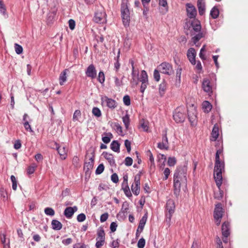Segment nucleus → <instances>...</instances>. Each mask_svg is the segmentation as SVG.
<instances>
[{"instance_id":"nucleus-34","label":"nucleus","mask_w":248,"mask_h":248,"mask_svg":"<svg viewBox=\"0 0 248 248\" xmlns=\"http://www.w3.org/2000/svg\"><path fill=\"white\" fill-rule=\"evenodd\" d=\"M122 189L123 190L125 195L127 197L129 198L132 197V194L128 184H122Z\"/></svg>"},{"instance_id":"nucleus-18","label":"nucleus","mask_w":248,"mask_h":248,"mask_svg":"<svg viewBox=\"0 0 248 248\" xmlns=\"http://www.w3.org/2000/svg\"><path fill=\"white\" fill-rule=\"evenodd\" d=\"M222 235L223 236L228 237L230 234V224L228 221H225L222 224Z\"/></svg>"},{"instance_id":"nucleus-37","label":"nucleus","mask_w":248,"mask_h":248,"mask_svg":"<svg viewBox=\"0 0 248 248\" xmlns=\"http://www.w3.org/2000/svg\"><path fill=\"white\" fill-rule=\"evenodd\" d=\"M212 108L211 103L208 101H204L202 103V108L204 109V112H209Z\"/></svg>"},{"instance_id":"nucleus-27","label":"nucleus","mask_w":248,"mask_h":248,"mask_svg":"<svg viewBox=\"0 0 248 248\" xmlns=\"http://www.w3.org/2000/svg\"><path fill=\"white\" fill-rule=\"evenodd\" d=\"M221 184L220 185H217V183H216V185L218 189L217 191L214 192V198L216 199H217L218 200H220L222 198L223 196V191L221 190L220 187L222 184V177L221 178Z\"/></svg>"},{"instance_id":"nucleus-15","label":"nucleus","mask_w":248,"mask_h":248,"mask_svg":"<svg viewBox=\"0 0 248 248\" xmlns=\"http://www.w3.org/2000/svg\"><path fill=\"white\" fill-rule=\"evenodd\" d=\"M224 213V209L222 207V204L221 203H217L215 206L214 211V217H222Z\"/></svg>"},{"instance_id":"nucleus-58","label":"nucleus","mask_w":248,"mask_h":248,"mask_svg":"<svg viewBox=\"0 0 248 248\" xmlns=\"http://www.w3.org/2000/svg\"><path fill=\"white\" fill-rule=\"evenodd\" d=\"M129 210L128 204L127 202H125L122 205L121 211L124 214L126 213Z\"/></svg>"},{"instance_id":"nucleus-11","label":"nucleus","mask_w":248,"mask_h":248,"mask_svg":"<svg viewBox=\"0 0 248 248\" xmlns=\"http://www.w3.org/2000/svg\"><path fill=\"white\" fill-rule=\"evenodd\" d=\"M148 218V213L146 212L143 216L142 217V218L140 219L139 223V226L138 227V229L136 231V238H138L140 236V233L142 232L144 226L146 223V221L147 220Z\"/></svg>"},{"instance_id":"nucleus-5","label":"nucleus","mask_w":248,"mask_h":248,"mask_svg":"<svg viewBox=\"0 0 248 248\" xmlns=\"http://www.w3.org/2000/svg\"><path fill=\"white\" fill-rule=\"evenodd\" d=\"M106 13L103 8H98L95 12L93 21L98 23H103L106 20Z\"/></svg>"},{"instance_id":"nucleus-40","label":"nucleus","mask_w":248,"mask_h":248,"mask_svg":"<svg viewBox=\"0 0 248 248\" xmlns=\"http://www.w3.org/2000/svg\"><path fill=\"white\" fill-rule=\"evenodd\" d=\"M111 126L116 130L120 135H122L123 133L122 126L117 123H112Z\"/></svg>"},{"instance_id":"nucleus-64","label":"nucleus","mask_w":248,"mask_h":248,"mask_svg":"<svg viewBox=\"0 0 248 248\" xmlns=\"http://www.w3.org/2000/svg\"><path fill=\"white\" fill-rule=\"evenodd\" d=\"M73 248H87L84 243H77L73 245Z\"/></svg>"},{"instance_id":"nucleus-28","label":"nucleus","mask_w":248,"mask_h":248,"mask_svg":"<svg viewBox=\"0 0 248 248\" xmlns=\"http://www.w3.org/2000/svg\"><path fill=\"white\" fill-rule=\"evenodd\" d=\"M187 116L188 119L191 123V125H194L197 122V116L196 113V111H194V112H192L191 113V112L187 110Z\"/></svg>"},{"instance_id":"nucleus-43","label":"nucleus","mask_w":248,"mask_h":248,"mask_svg":"<svg viewBox=\"0 0 248 248\" xmlns=\"http://www.w3.org/2000/svg\"><path fill=\"white\" fill-rule=\"evenodd\" d=\"M92 113L96 117H100L102 115L100 109L97 107H93V108Z\"/></svg>"},{"instance_id":"nucleus-4","label":"nucleus","mask_w":248,"mask_h":248,"mask_svg":"<svg viewBox=\"0 0 248 248\" xmlns=\"http://www.w3.org/2000/svg\"><path fill=\"white\" fill-rule=\"evenodd\" d=\"M185 109L183 107H179L176 108L173 113V119L177 123H181L184 122L186 118Z\"/></svg>"},{"instance_id":"nucleus-50","label":"nucleus","mask_w":248,"mask_h":248,"mask_svg":"<svg viewBox=\"0 0 248 248\" xmlns=\"http://www.w3.org/2000/svg\"><path fill=\"white\" fill-rule=\"evenodd\" d=\"M11 180L12 182V188L16 190L17 188V181L16 178L14 175L11 176Z\"/></svg>"},{"instance_id":"nucleus-17","label":"nucleus","mask_w":248,"mask_h":248,"mask_svg":"<svg viewBox=\"0 0 248 248\" xmlns=\"http://www.w3.org/2000/svg\"><path fill=\"white\" fill-rule=\"evenodd\" d=\"M78 210V207L76 206L73 207H66L63 212V215L67 218H71L74 214Z\"/></svg>"},{"instance_id":"nucleus-1","label":"nucleus","mask_w":248,"mask_h":248,"mask_svg":"<svg viewBox=\"0 0 248 248\" xmlns=\"http://www.w3.org/2000/svg\"><path fill=\"white\" fill-rule=\"evenodd\" d=\"M222 153L223 147L221 145V148L217 150L215 155L214 177L217 185H220L221 183L222 171L224 170L225 167L224 162L221 161L219 158V155L222 154Z\"/></svg>"},{"instance_id":"nucleus-7","label":"nucleus","mask_w":248,"mask_h":248,"mask_svg":"<svg viewBox=\"0 0 248 248\" xmlns=\"http://www.w3.org/2000/svg\"><path fill=\"white\" fill-rule=\"evenodd\" d=\"M182 179L177 177L176 175H173V194L177 199L180 195L181 191V181Z\"/></svg>"},{"instance_id":"nucleus-44","label":"nucleus","mask_w":248,"mask_h":248,"mask_svg":"<svg viewBox=\"0 0 248 248\" xmlns=\"http://www.w3.org/2000/svg\"><path fill=\"white\" fill-rule=\"evenodd\" d=\"M45 213L50 216H53L55 215V211L54 209L51 207H46L44 210Z\"/></svg>"},{"instance_id":"nucleus-25","label":"nucleus","mask_w":248,"mask_h":248,"mask_svg":"<svg viewBox=\"0 0 248 248\" xmlns=\"http://www.w3.org/2000/svg\"><path fill=\"white\" fill-rule=\"evenodd\" d=\"M104 101L106 103L107 106L110 108L114 109L117 107V103L113 99L105 96Z\"/></svg>"},{"instance_id":"nucleus-16","label":"nucleus","mask_w":248,"mask_h":248,"mask_svg":"<svg viewBox=\"0 0 248 248\" xmlns=\"http://www.w3.org/2000/svg\"><path fill=\"white\" fill-rule=\"evenodd\" d=\"M202 88L203 91L208 93L209 94L212 93L213 92L212 87L210 84V81L208 78H205L203 79Z\"/></svg>"},{"instance_id":"nucleus-62","label":"nucleus","mask_w":248,"mask_h":248,"mask_svg":"<svg viewBox=\"0 0 248 248\" xmlns=\"http://www.w3.org/2000/svg\"><path fill=\"white\" fill-rule=\"evenodd\" d=\"M170 170L168 168H166L165 169L163 173L165 175L164 177L163 178V180H166L168 179L169 176L170 175Z\"/></svg>"},{"instance_id":"nucleus-49","label":"nucleus","mask_w":248,"mask_h":248,"mask_svg":"<svg viewBox=\"0 0 248 248\" xmlns=\"http://www.w3.org/2000/svg\"><path fill=\"white\" fill-rule=\"evenodd\" d=\"M36 167V165L35 164H32L31 166H29L27 170V173L28 174H31L33 173Z\"/></svg>"},{"instance_id":"nucleus-55","label":"nucleus","mask_w":248,"mask_h":248,"mask_svg":"<svg viewBox=\"0 0 248 248\" xmlns=\"http://www.w3.org/2000/svg\"><path fill=\"white\" fill-rule=\"evenodd\" d=\"M145 245V240L142 237L140 239L138 242V248H143Z\"/></svg>"},{"instance_id":"nucleus-13","label":"nucleus","mask_w":248,"mask_h":248,"mask_svg":"<svg viewBox=\"0 0 248 248\" xmlns=\"http://www.w3.org/2000/svg\"><path fill=\"white\" fill-rule=\"evenodd\" d=\"M85 74L87 77L91 79H94L96 78L97 71L93 64H91L88 66L85 71Z\"/></svg>"},{"instance_id":"nucleus-61","label":"nucleus","mask_w":248,"mask_h":248,"mask_svg":"<svg viewBox=\"0 0 248 248\" xmlns=\"http://www.w3.org/2000/svg\"><path fill=\"white\" fill-rule=\"evenodd\" d=\"M77 219L78 222H83L86 219V216L83 213L79 214L78 215Z\"/></svg>"},{"instance_id":"nucleus-35","label":"nucleus","mask_w":248,"mask_h":248,"mask_svg":"<svg viewBox=\"0 0 248 248\" xmlns=\"http://www.w3.org/2000/svg\"><path fill=\"white\" fill-rule=\"evenodd\" d=\"M147 155L149 157V161L151 163L150 165V169H155V161H154V157L153 156V155L152 153H151L150 150H148L147 152Z\"/></svg>"},{"instance_id":"nucleus-2","label":"nucleus","mask_w":248,"mask_h":248,"mask_svg":"<svg viewBox=\"0 0 248 248\" xmlns=\"http://www.w3.org/2000/svg\"><path fill=\"white\" fill-rule=\"evenodd\" d=\"M128 0H122L121 13L123 24L125 27L129 26L130 23V11L128 8Z\"/></svg>"},{"instance_id":"nucleus-8","label":"nucleus","mask_w":248,"mask_h":248,"mask_svg":"<svg viewBox=\"0 0 248 248\" xmlns=\"http://www.w3.org/2000/svg\"><path fill=\"white\" fill-rule=\"evenodd\" d=\"M186 15L188 18L193 19L196 18L197 14L195 7L191 3H187L186 4Z\"/></svg>"},{"instance_id":"nucleus-57","label":"nucleus","mask_w":248,"mask_h":248,"mask_svg":"<svg viewBox=\"0 0 248 248\" xmlns=\"http://www.w3.org/2000/svg\"><path fill=\"white\" fill-rule=\"evenodd\" d=\"M181 72H182L181 68L177 69L176 70V81H178L179 83H180V80H181Z\"/></svg>"},{"instance_id":"nucleus-63","label":"nucleus","mask_w":248,"mask_h":248,"mask_svg":"<svg viewBox=\"0 0 248 248\" xmlns=\"http://www.w3.org/2000/svg\"><path fill=\"white\" fill-rule=\"evenodd\" d=\"M200 242L198 240L195 239L193 242L191 248H200Z\"/></svg>"},{"instance_id":"nucleus-12","label":"nucleus","mask_w":248,"mask_h":248,"mask_svg":"<svg viewBox=\"0 0 248 248\" xmlns=\"http://www.w3.org/2000/svg\"><path fill=\"white\" fill-rule=\"evenodd\" d=\"M92 156L89 157V162L85 161L84 164V170H85V172L87 173L90 170L92 169L93 166L94 160L95 157L94 151H93L91 153Z\"/></svg>"},{"instance_id":"nucleus-52","label":"nucleus","mask_w":248,"mask_h":248,"mask_svg":"<svg viewBox=\"0 0 248 248\" xmlns=\"http://www.w3.org/2000/svg\"><path fill=\"white\" fill-rule=\"evenodd\" d=\"M59 146L60 144L55 141H51L49 142V147L51 149L56 150Z\"/></svg>"},{"instance_id":"nucleus-9","label":"nucleus","mask_w":248,"mask_h":248,"mask_svg":"<svg viewBox=\"0 0 248 248\" xmlns=\"http://www.w3.org/2000/svg\"><path fill=\"white\" fill-rule=\"evenodd\" d=\"M158 68L162 73L168 75H170L173 72L172 65L168 62H162L159 65Z\"/></svg>"},{"instance_id":"nucleus-3","label":"nucleus","mask_w":248,"mask_h":248,"mask_svg":"<svg viewBox=\"0 0 248 248\" xmlns=\"http://www.w3.org/2000/svg\"><path fill=\"white\" fill-rule=\"evenodd\" d=\"M175 209V203L173 200L170 199L167 200L166 204V221L167 223H170L172 215Z\"/></svg>"},{"instance_id":"nucleus-24","label":"nucleus","mask_w":248,"mask_h":248,"mask_svg":"<svg viewBox=\"0 0 248 248\" xmlns=\"http://www.w3.org/2000/svg\"><path fill=\"white\" fill-rule=\"evenodd\" d=\"M197 7L199 15L201 16L203 15L205 11V3L204 0H198Z\"/></svg>"},{"instance_id":"nucleus-54","label":"nucleus","mask_w":248,"mask_h":248,"mask_svg":"<svg viewBox=\"0 0 248 248\" xmlns=\"http://www.w3.org/2000/svg\"><path fill=\"white\" fill-rule=\"evenodd\" d=\"M123 102L125 106H128L130 105V98L128 95H125L123 97Z\"/></svg>"},{"instance_id":"nucleus-51","label":"nucleus","mask_w":248,"mask_h":248,"mask_svg":"<svg viewBox=\"0 0 248 248\" xmlns=\"http://www.w3.org/2000/svg\"><path fill=\"white\" fill-rule=\"evenodd\" d=\"M104 166L103 164H100L98 165L95 170L96 174H100L104 170Z\"/></svg>"},{"instance_id":"nucleus-59","label":"nucleus","mask_w":248,"mask_h":248,"mask_svg":"<svg viewBox=\"0 0 248 248\" xmlns=\"http://www.w3.org/2000/svg\"><path fill=\"white\" fill-rule=\"evenodd\" d=\"M120 240L117 239L116 240H113L110 244V247L112 248H119Z\"/></svg>"},{"instance_id":"nucleus-48","label":"nucleus","mask_w":248,"mask_h":248,"mask_svg":"<svg viewBox=\"0 0 248 248\" xmlns=\"http://www.w3.org/2000/svg\"><path fill=\"white\" fill-rule=\"evenodd\" d=\"M107 135H109L110 137L104 136L102 137V140L106 144L109 143L110 141L111 138L112 137V135L111 133H106Z\"/></svg>"},{"instance_id":"nucleus-30","label":"nucleus","mask_w":248,"mask_h":248,"mask_svg":"<svg viewBox=\"0 0 248 248\" xmlns=\"http://www.w3.org/2000/svg\"><path fill=\"white\" fill-rule=\"evenodd\" d=\"M51 226L52 228L56 231L60 230L62 227V225L61 222L56 219H53L52 220Z\"/></svg>"},{"instance_id":"nucleus-60","label":"nucleus","mask_w":248,"mask_h":248,"mask_svg":"<svg viewBox=\"0 0 248 248\" xmlns=\"http://www.w3.org/2000/svg\"><path fill=\"white\" fill-rule=\"evenodd\" d=\"M124 146L126 148L128 153H130L131 151V142L128 140H124Z\"/></svg>"},{"instance_id":"nucleus-29","label":"nucleus","mask_w":248,"mask_h":248,"mask_svg":"<svg viewBox=\"0 0 248 248\" xmlns=\"http://www.w3.org/2000/svg\"><path fill=\"white\" fill-rule=\"evenodd\" d=\"M196 32H191V35H194ZM198 33L192 38V41L194 44H196L201 38L204 37L203 33L201 31L197 32Z\"/></svg>"},{"instance_id":"nucleus-41","label":"nucleus","mask_w":248,"mask_h":248,"mask_svg":"<svg viewBox=\"0 0 248 248\" xmlns=\"http://www.w3.org/2000/svg\"><path fill=\"white\" fill-rule=\"evenodd\" d=\"M97 80L101 84H103L105 80V74L103 71H100L98 75Z\"/></svg>"},{"instance_id":"nucleus-38","label":"nucleus","mask_w":248,"mask_h":248,"mask_svg":"<svg viewBox=\"0 0 248 248\" xmlns=\"http://www.w3.org/2000/svg\"><path fill=\"white\" fill-rule=\"evenodd\" d=\"M139 80L141 82H148V75L147 72L145 70H142L140 73V77Z\"/></svg>"},{"instance_id":"nucleus-23","label":"nucleus","mask_w":248,"mask_h":248,"mask_svg":"<svg viewBox=\"0 0 248 248\" xmlns=\"http://www.w3.org/2000/svg\"><path fill=\"white\" fill-rule=\"evenodd\" d=\"M219 135V128L217 124H215L212 129L210 140L211 141H216Z\"/></svg>"},{"instance_id":"nucleus-31","label":"nucleus","mask_w":248,"mask_h":248,"mask_svg":"<svg viewBox=\"0 0 248 248\" xmlns=\"http://www.w3.org/2000/svg\"><path fill=\"white\" fill-rule=\"evenodd\" d=\"M120 144L117 140H113L110 144V149L114 152L116 153H120Z\"/></svg>"},{"instance_id":"nucleus-14","label":"nucleus","mask_w":248,"mask_h":248,"mask_svg":"<svg viewBox=\"0 0 248 248\" xmlns=\"http://www.w3.org/2000/svg\"><path fill=\"white\" fill-rule=\"evenodd\" d=\"M196 54V50L193 47L189 48L187 51V59L192 65H195L196 63L195 60Z\"/></svg>"},{"instance_id":"nucleus-6","label":"nucleus","mask_w":248,"mask_h":248,"mask_svg":"<svg viewBox=\"0 0 248 248\" xmlns=\"http://www.w3.org/2000/svg\"><path fill=\"white\" fill-rule=\"evenodd\" d=\"M186 172L187 163H185L184 165L179 166L177 168L173 175H176L177 177L181 179H182V177H183L185 181H186Z\"/></svg>"},{"instance_id":"nucleus-26","label":"nucleus","mask_w":248,"mask_h":248,"mask_svg":"<svg viewBox=\"0 0 248 248\" xmlns=\"http://www.w3.org/2000/svg\"><path fill=\"white\" fill-rule=\"evenodd\" d=\"M167 83L165 79H163L162 82L159 85V93L160 96H163L167 90Z\"/></svg>"},{"instance_id":"nucleus-39","label":"nucleus","mask_w":248,"mask_h":248,"mask_svg":"<svg viewBox=\"0 0 248 248\" xmlns=\"http://www.w3.org/2000/svg\"><path fill=\"white\" fill-rule=\"evenodd\" d=\"M131 190L135 195H138L140 192V185L133 184L131 186Z\"/></svg>"},{"instance_id":"nucleus-36","label":"nucleus","mask_w":248,"mask_h":248,"mask_svg":"<svg viewBox=\"0 0 248 248\" xmlns=\"http://www.w3.org/2000/svg\"><path fill=\"white\" fill-rule=\"evenodd\" d=\"M219 14L218 9L216 6H214L211 9L210 15L212 18L216 19L218 16Z\"/></svg>"},{"instance_id":"nucleus-10","label":"nucleus","mask_w":248,"mask_h":248,"mask_svg":"<svg viewBox=\"0 0 248 248\" xmlns=\"http://www.w3.org/2000/svg\"><path fill=\"white\" fill-rule=\"evenodd\" d=\"M157 147L161 150L165 149L167 150L169 149V142L167 136V130L163 131L162 142L158 143Z\"/></svg>"},{"instance_id":"nucleus-19","label":"nucleus","mask_w":248,"mask_h":248,"mask_svg":"<svg viewBox=\"0 0 248 248\" xmlns=\"http://www.w3.org/2000/svg\"><path fill=\"white\" fill-rule=\"evenodd\" d=\"M139 70L132 71V78L130 80V83L132 87H134L138 84V81L139 80Z\"/></svg>"},{"instance_id":"nucleus-45","label":"nucleus","mask_w":248,"mask_h":248,"mask_svg":"<svg viewBox=\"0 0 248 248\" xmlns=\"http://www.w3.org/2000/svg\"><path fill=\"white\" fill-rule=\"evenodd\" d=\"M167 163L170 167L174 166L176 164V158L175 157H169Z\"/></svg>"},{"instance_id":"nucleus-47","label":"nucleus","mask_w":248,"mask_h":248,"mask_svg":"<svg viewBox=\"0 0 248 248\" xmlns=\"http://www.w3.org/2000/svg\"><path fill=\"white\" fill-rule=\"evenodd\" d=\"M15 49L16 52L17 54H20L23 52L22 46L21 45H18L17 43L15 44Z\"/></svg>"},{"instance_id":"nucleus-22","label":"nucleus","mask_w":248,"mask_h":248,"mask_svg":"<svg viewBox=\"0 0 248 248\" xmlns=\"http://www.w3.org/2000/svg\"><path fill=\"white\" fill-rule=\"evenodd\" d=\"M102 155L108 161L111 166H116L115 159L112 154L108 153L107 152H103Z\"/></svg>"},{"instance_id":"nucleus-32","label":"nucleus","mask_w":248,"mask_h":248,"mask_svg":"<svg viewBox=\"0 0 248 248\" xmlns=\"http://www.w3.org/2000/svg\"><path fill=\"white\" fill-rule=\"evenodd\" d=\"M68 69H66L61 72L59 77V83L61 85H63L67 79V72Z\"/></svg>"},{"instance_id":"nucleus-33","label":"nucleus","mask_w":248,"mask_h":248,"mask_svg":"<svg viewBox=\"0 0 248 248\" xmlns=\"http://www.w3.org/2000/svg\"><path fill=\"white\" fill-rule=\"evenodd\" d=\"M97 237L96 238V240H97L98 239L105 240V233L104 230L102 227H100L97 229Z\"/></svg>"},{"instance_id":"nucleus-46","label":"nucleus","mask_w":248,"mask_h":248,"mask_svg":"<svg viewBox=\"0 0 248 248\" xmlns=\"http://www.w3.org/2000/svg\"><path fill=\"white\" fill-rule=\"evenodd\" d=\"M81 116V112L79 109L76 110L74 113L73 116V120L74 121H78Z\"/></svg>"},{"instance_id":"nucleus-56","label":"nucleus","mask_w":248,"mask_h":248,"mask_svg":"<svg viewBox=\"0 0 248 248\" xmlns=\"http://www.w3.org/2000/svg\"><path fill=\"white\" fill-rule=\"evenodd\" d=\"M124 163L126 166H130L132 165L133 163V159L130 157H126L124 161Z\"/></svg>"},{"instance_id":"nucleus-42","label":"nucleus","mask_w":248,"mask_h":248,"mask_svg":"<svg viewBox=\"0 0 248 248\" xmlns=\"http://www.w3.org/2000/svg\"><path fill=\"white\" fill-rule=\"evenodd\" d=\"M122 119L126 129H128L130 124V119L129 115L126 114L122 118Z\"/></svg>"},{"instance_id":"nucleus-21","label":"nucleus","mask_w":248,"mask_h":248,"mask_svg":"<svg viewBox=\"0 0 248 248\" xmlns=\"http://www.w3.org/2000/svg\"><path fill=\"white\" fill-rule=\"evenodd\" d=\"M60 157L62 160H65L67 156V149L65 146H63L62 148L60 145L59 148L56 149Z\"/></svg>"},{"instance_id":"nucleus-53","label":"nucleus","mask_w":248,"mask_h":248,"mask_svg":"<svg viewBox=\"0 0 248 248\" xmlns=\"http://www.w3.org/2000/svg\"><path fill=\"white\" fill-rule=\"evenodd\" d=\"M113 78L114 79V83L116 86L120 87L123 85L124 83L122 79H119L117 77H114Z\"/></svg>"},{"instance_id":"nucleus-20","label":"nucleus","mask_w":248,"mask_h":248,"mask_svg":"<svg viewBox=\"0 0 248 248\" xmlns=\"http://www.w3.org/2000/svg\"><path fill=\"white\" fill-rule=\"evenodd\" d=\"M191 27L192 30L195 32H199L201 31L202 26L200 21L197 19L194 18L192 19L191 22Z\"/></svg>"}]
</instances>
